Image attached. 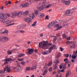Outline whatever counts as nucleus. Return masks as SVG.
Instances as JSON below:
<instances>
[{
    "label": "nucleus",
    "instance_id": "nucleus-46",
    "mask_svg": "<svg viewBox=\"0 0 77 77\" xmlns=\"http://www.w3.org/2000/svg\"><path fill=\"white\" fill-rule=\"evenodd\" d=\"M70 38L71 37H69V38H67V39L68 41H69V40H70Z\"/></svg>",
    "mask_w": 77,
    "mask_h": 77
},
{
    "label": "nucleus",
    "instance_id": "nucleus-58",
    "mask_svg": "<svg viewBox=\"0 0 77 77\" xmlns=\"http://www.w3.org/2000/svg\"><path fill=\"white\" fill-rule=\"evenodd\" d=\"M72 62L73 63V62H74V60L72 59L71 60Z\"/></svg>",
    "mask_w": 77,
    "mask_h": 77
},
{
    "label": "nucleus",
    "instance_id": "nucleus-31",
    "mask_svg": "<svg viewBox=\"0 0 77 77\" xmlns=\"http://www.w3.org/2000/svg\"><path fill=\"white\" fill-rule=\"evenodd\" d=\"M59 63V61L58 60H57L55 61L56 65H57Z\"/></svg>",
    "mask_w": 77,
    "mask_h": 77
},
{
    "label": "nucleus",
    "instance_id": "nucleus-59",
    "mask_svg": "<svg viewBox=\"0 0 77 77\" xmlns=\"http://www.w3.org/2000/svg\"><path fill=\"white\" fill-rule=\"evenodd\" d=\"M73 54H77V53H76V52L75 51L73 52Z\"/></svg>",
    "mask_w": 77,
    "mask_h": 77
},
{
    "label": "nucleus",
    "instance_id": "nucleus-27",
    "mask_svg": "<svg viewBox=\"0 0 77 77\" xmlns=\"http://www.w3.org/2000/svg\"><path fill=\"white\" fill-rule=\"evenodd\" d=\"M65 3L66 5H69L70 3V2L69 1H66Z\"/></svg>",
    "mask_w": 77,
    "mask_h": 77
},
{
    "label": "nucleus",
    "instance_id": "nucleus-42",
    "mask_svg": "<svg viewBox=\"0 0 77 77\" xmlns=\"http://www.w3.org/2000/svg\"><path fill=\"white\" fill-rule=\"evenodd\" d=\"M20 33H24V31L23 30H22L20 31Z\"/></svg>",
    "mask_w": 77,
    "mask_h": 77
},
{
    "label": "nucleus",
    "instance_id": "nucleus-57",
    "mask_svg": "<svg viewBox=\"0 0 77 77\" xmlns=\"http://www.w3.org/2000/svg\"><path fill=\"white\" fill-rule=\"evenodd\" d=\"M60 69H62V66H60Z\"/></svg>",
    "mask_w": 77,
    "mask_h": 77
},
{
    "label": "nucleus",
    "instance_id": "nucleus-26",
    "mask_svg": "<svg viewBox=\"0 0 77 77\" xmlns=\"http://www.w3.org/2000/svg\"><path fill=\"white\" fill-rule=\"evenodd\" d=\"M37 23V21L35 22L33 24H32V26L34 27L36 26V24Z\"/></svg>",
    "mask_w": 77,
    "mask_h": 77
},
{
    "label": "nucleus",
    "instance_id": "nucleus-35",
    "mask_svg": "<svg viewBox=\"0 0 77 77\" xmlns=\"http://www.w3.org/2000/svg\"><path fill=\"white\" fill-rule=\"evenodd\" d=\"M66 44H69L71 43V42L69 41H67L66 42Z\"/></svg>",
    "mask_w": 77,
    "mask_h": 77
},
{
    "label": "nucleus",
    "instance_id": "nucleus-12",
    "mask_svg": "<svg viewBox=\"0 0 77 77\" xmlns=\"http://www.w3.org/2000/svg\"><path fill=\"white\" fill-rule=\"evenodd\" d=\"M2 40L3 42H6L9 40V39L7 37H4L2 38Z\"/></svg>",
    "mask_w": 77,
    "mask_h": 77
},
{
    "label": "nucleus",
    "instance_id": "nucleus-14",
    "mask_svg": "<svg viewBox=\"0 0 77 77\" xmlns=\"http://www.w3.org/2000/svg\"><path fill=\"white\" fill-rule=\"evenodd\" d=\"M52 61H50L49 63L48 64V65H46L45 66L44 68H47V66H51V65H52Z\"/></svg>",
    "mask_w": 77,
    "mask_h": 77
},
{
    "label": "nucleus",
    "instance_id": "nucleus-7",
    "mask_svg": "<svg viewBox=\"0 0 77 77\" xmlns=\"http://www.w3.org/2000/svg\"><path fill=\"white\" fill-rule=\"evenodd\" d=\"M4 69H5L7 72L9 73L11 72V67H10V66H6L5 68H4Z\"/></svg>",
    "mask_w": 77,
    "mask_h": 77
},
{
    "label": "nucleus",
    "instance_id": "nucleus-15",
    "mask_svg": "<svg viewBox=\"0 0 77 77\" xmlns=\"http://www.w3.org/2000/svg\"><path fill=\"white\" fill-rule=\"evenodd\" d=\"M36 64L33 65L32 67H30V69H31L32 71L34 70V69H36Z\"/></svg>",
    "mask_w": 77,
    "mask_h": 77
},
{
    "label": "nucleus",
    "instance_id": "nucleus-4",
    "mask_svg": "<svg viewBox=\"0 0 77 77\" xmlns=\"http://www.w3.org/2000/svg\"><path fill=\"white\" fill-rule=\"evenodd\" d=\"M0 33L2 34H5V35H8V31L5 29H3L0 31Z\"/></svg>",
    "mask_w": 77,
    "mask_h": 77
},
{
    "label": "nucleus",
    "instance_id": "nucleus-55",
    "mask_svg": "<svg viewBox=\"0 0 77 77\" xmlns=\"http://www.w3.org/2000/svg\"><path fill=\"white\" fill-rule=\"evenodd\" d=\"M40 36L41 37H42V36H43V34H40Z\"/></svg>",
    "mask_w": 77,
    "mask_h": 77
},
{
    "label": "nucleus",
    "instance_id": "nucleus-60",
    "mask_svg": "<svg viewBox=\"0 0 77 77\" xmlns=\"http://www.w3.org/2000/svg\"><path fill=\"white\" fill-rule=\"evenodd\" d=\"M6 63H7V64H8V62H5V63H4V64H6Z\"/></svg>",
    "mask_w": 77,
    "mask_h": 77
},
{
    "label": "nucleus",
    "instance_id": "nucleus-10",
    "mask_svg": "<svg viewBox=\"0 0 77 77\" xmlns=\"http://www.w3.org/2000/svg\"><path fill=\"white\" fill-rule=\"evenodd\" d=\"M5 20H1V22H3V24H9V23H11V21H5Z\"/></svg>",
    "mask_w": 77,
    "mask_h": 77
},
{
    "label": "nucleus",
    "instance_id": "nucleus-62",
    "mask_svg": "<svg viewBox=\"0 0 77 77\" xmlns=\"http://www.w3.org/2000/svg\"><path fill=\"white\" fill-rule=\"evenodd\" d=\"M70 33L71 34H74V32H70Z\"/></svg>",
    "mask_w": 77,
    "mask_h": 77
},
{
    "label": "nucleus",
    "instance_id": "nucleus-37",
    "mask_svg": "<svg viewBox=\"0 0 77 77\" xmlns=\"http://www.w3.org/2000/svg\"><path fill=\"white\" fill-rule=\"evenodd\" d=\"M62 27V26H60L57 28V30H60V29H61Z\"/></svg>",
    "mask_w": 77,
    "mask_h": 77
},
{
    "label": "nucleus",
    "instance_id": "nucleus-33",
    "mask_svg": "<svg viewBox=\"0 0 77 77\" xmlns=\"http://www.w3.org/2000/svg\"><path fill=\"white\" fill-rule=\"evenodd\" d=\"M67 36H66V35L65 34H64L63 35V38H66Z\"/></svg>",
    "mask_w": 77,
    "mask_h": 77
},
{
    "label": "nucleus",
    "instance_id": "nucleus-3",
    "mask_svg": "<svg viewBox=\"0 0 77 77\" xmlns=\"http://www.w3.org/2000/svg\"><path fill=\"white\" fill-rule=\"evenodd\" d=\"M56 48V46L54 45H53L52 46H51L49 49V51H45L43 52V54L44 55L45 54H48V53H51L52 51L53 50V49H54V48Z\"/></svg>",
    "mask_w": 77,
    "mask_h": 77
},
{
    "label": "nucleus",
    "instance_id": "nucleus-52",
    "mask_svg": "<svg viewBox=\"0 0 77 77\" xmlns=\"http://www.w3.org/2000/svg\"><path fill=\"white\" fill-rule=\"evenodd\" d=\"M57 40V38H54V41H56Z\"/></svg>",
    "mask_w": 77,
    "mask_h": 77
},
{
    "label": "nucleus",
    "instance_id": "nucleus-8",
    "mask_svg": "<svg viewBox=\"0 0 77 77\" xmlns=\"http://www.w3.org/2000/svg\"><path fill=\"white\" fill-rule=\"evenodd\" d=\"M45 7V5L44 4V2H42V6L38 7V11H42L44 10Z\"/></svg>",
    "mask_w": 77,
    "mask_h": 77
},
{
    "label": "nucleus",
    "instance_id": "nucleus-34",
    "mask_svg": "<svg viewBox=\"0 0 77 77\" xmlns=\"http://www.w3.org/2000/svg\"><path fill=\"white\" fill-rule=\"evenodd\" d=\"M60 56V53H58L57 55V58H59Z\"/></svg>",
    "mask_w": 77,
    "mask_h": 77
},
{
    "label": "nucleus",
    "instance_id": "nucleus-13",
    "mask_svg": "<svg viewBox=\"0 0 77 77\" xmlns=\"http://www.w3.org/2000/svg\"><path fill=\"white\" fill-rule=\"evenodd\" d=\"M28 50H29L28 51V53L29 54H32V53H33V51H34V50L33 49H28Z\"/></svg>",
    "mask_w": 77,
    "mask_h": 77
},
{
    "label": "nucleus",
    "instance_id": "nucleus-36",
    "mask_svg": "<svg viewBox=\"0 0 77 77\" xmlns=\"http://www.w3.org/2000/svg\"><path fill=\"white\" fill-rule=\"evenodd\" d=\"M72 59H76V57L74 55H72Z\"/></svg>",
    "mask_w": 77,
    "mask_h": 77
},
{
    "label": "nucleus",
    "instance_id": "nucleus-24",
    "mask_svg": "<svg viewBox=\"0 0 77 77\" xmlns=\"http://www.w3.org/2000/svg\"><path fill=\"white\" fill-rule=\"evenodd\" d=\"M53 22H52L51 23H49L48 26V27H51V26H53Z\"/></svg>",
    "mask_w": 77,
    "mask_h": 77
},
{
    "label": "nucleus",
    "instance_id": "nucleus-2",
    "mask_svg": "<svg viewBox=\"0 0 77 77\" xmlns=\"http://www.w3.org/2000/svg\"><path fill=\"white\" fill-rule=\"evenodd\" d=\"M29 17L30 18H26L25 19V21L27 23H31L32 21L31 19H33V18H34L35 17V14L34 13H32V15H29Z\"/></svg>",
    "mask_w": 77,
    "mask_h": 77
},
{
    "label": "nucleus",
    "instance_id": "nucleus-25",
    "mask_svg": "<svg viewBox=\"0 0 77 77\" xmlns=\"http://www.w3.org/2000/svg\"><path fill=\"white\" fill-rule=\"evenodd\" d=\"M29 11H27L23 13V14L24 15H27V14H29Z\"/></svg>",
    "mask_w": 77,
    "mask_h": 77
},
{
    "label": "nucleus",
    "instance_id": "nucleus-61",
    "mask_svg": "<svg viewBox=\"0 0 77 77\" xmlns=\"http://www.w3.org/2000/svg\"><path fill=\"white\" fill-rule=\"evenodd\" d=\"M61 72H63L64 71V69H63V70H61Z\"/></svg>",
    "mask_w": 77,
    "mask_h": 77
},
{
    "label": "nucleus",
    "instance_id": "nucleus-63",
    "mask_svg": "<svg viewBox=\"0 0 77 77\" xmlns=\"http://www.w3.org/2000/svg\"><path fill=\"white\" fill-rule=\"evenodd\" d=\"M57 72H60V70H57Z\"/></svg>",
    "mask_w": 77,
    "mask_h": 77
},
{
    "label": "nucleus",
    "instance_id": "nucleus-23",
    "mask_svg": "<svg viewBox=\"0 0 77 77\" xmlns=\"http://www.w3.org/2000/svg\"><path fill=\"white\" fill-rule=\"evenodd\" d=\"M47 72H48V70H47L46 69L45 70L43 74V75H45L47 73Z\"/></svg>",
    "mask_w": 77,
    "mask_h": 77
},
{
    "label": "nucleus",
    "instance_id": "nucleus-11",
    "mask_svg": "<svg viewBox=\"0 0 77 77\" xmlns=\"http://www.w3.org/2000/svg\"><path fill=\"white\" fill-rule=\"evenodd\" d=\"M71 11L69 10L67 11L66 12L65 15H67V16H69L70 15H71Z\"/></svg>",
    "mask_w": 77,
    "mask_h": 77
},
{
    "label": "nucleus",
    "instance_id": "nucleus-38",
    "mask_svg": "<svg viewBox=\"0 0 77 77\" xmlns=\"http://www.w3.org/2000/svg\"><path fill=\"white\" fill-rule=\"evenodd\" d=\"M52 69H53V68H52V67H50L49 69V71L50 72H51Z\"/></svg>",
    "mask_w": 77,
    "mask_h": 77
},
{
    "label": "nucleus",
    "instance_id": "nucleus-47",
    "mask_svg": "<svg viewBox=\"0 0 77 77\" xmlns=\"http://www.w3.org/2000/svg\"><path fill=\"white\" fill-rule=\"evenodd\" d=\"M66 57H69V54H67L66 56Z\"/></svg>",
    "mask_w": 77,
    "mask_h": 77
},
{
    "label": "nucleus",
    "instance_id": "nucleus-54",
    "mask_svg": "<svg viewBox=\"0 0 77 77\" xmlns=\"http://www.w3.org/2000/svg\"><path fill=\"white\" fill-rule=\"evenodd\" d=\"M56 74V72H53V75H54V74Z\"/></svg>",
    "mask_w": 77,
    "mask_h": 77
},
{
    "label": "nucleus",
    "instance_id": "nucleus-32",
    "mask_svg": "<svg viewBox=\"0 0 77 77\" xmlns=\"http://www.w3.org/2000/svg\"><path fill=\"white\" fill-rule=\"evenodd\" d=\"M68 58H65L64 59V61L66 62V63H68Z\"/></svg>",
    "mask_w": 77,
    "mask_h": 77
},
{
    "label": "nucleus",
    "instance_id": "nucleus-64",
    "mask_svg": "<svg viewBox=\"0 0 77 77\" xmlns=\"http://www.w3.org/2000/svg\"><path fill=\"white\" fill-rule=\"evenodd\" d=\"M31 77H35V75H33Z\"/></svg>",
    "mask_w": 77,
    "mask_h": 77
},
{
    "label": "nucleus",
    "instance_id": "nucleus-51",
    "mask_svg": "<svg viewBox=\"0 0 77 77\" xmlns=\"http://www.w3.org/2000/svg\"><path fill=\"white\" fill-rule=\"evenodd\" d=\"M8 4H9V5H11V2L10 1H8Z\"/></svg>",
    "mask_w": 77,
    "mask_h": 77
},
{
    "label": "nucleus",
    "instance_id": "nucleus-21",
    "mask_svg": "<svg viewBox=\"0 0 77 77\" xmlns=\"http://www.w3.org/2000/svg\"><path fill=\"white\" fill-rule=\"evenodd\" d=\"M14 50H15V49H13V50H11V51H8V54H12V51H13Z\"/></svg>",
    "mask_w": 77,
    "mask_h": 77
},
{
    "label": "nucleus",
    "instance_id": "nucleus-5",
    "mask_svg": "<svg viewBox=\"0 0 77 77\" xmlns=\"http://www.w3.org/2000/svg\"><path fill=\"white\" fill-rule=\"evenodd\" d=\"M43 4L44 5V6H45V8H50V7H51V5H52L51 4H49L46 6V5H47V1H46V0H43Z\"/></svg>",
    "mask_w": 77,
    "mask_h": 77
},
{
    "label": "nucleus",
    "instance_id": "nucleus-28",
    "mask_svg": "<svg viewBox=\"0 0 77 77\" xmlns=\"http://www.w3.org/2000/svg\"><path fill=\"white\" fill-rule=\"evenodd\" d=\"M40 16H39V17L40 18H42V17H44V14H40Z\"/></svg>",
    "mask_w": 77,
    "mask_h": 77
},
{
    "label": "nucleus",
    "instance_id": "nucleus-17",
    "mask_svg": "<svg viewBox=\"0 0 77 77\" xmlns=\"http://www.w3.org/2000/svg\"><path fill=\"white\" fill-rule=\"evenodd\" d=\"M22 15V12L20 11L19 12L17 13V16L19 17H21V16Z\"/></svg>",
    "mask_w": 77,
    "mask_h": 77
},
{
    "label": "nucleus",
    "instance_id": "nucleus-48",
    "mask_svg": "<svg viewBox=\"0 0 77 77\" xmlns=\"http://www.w3.org/2000/svg\"><path fill=\"white\" fill-rule=\"evenodd\" d=\"M60 49L61 51H62L63 50V48H60Z\"/></svg>",
    "mask_w": 77,
    "mask_h": 77
},
{
    "label": "nucleus",
    "instance_id": "nucleus-18",
    "mask_svg": "<svg viewBox=\"0 0 77 77\" xmlns=\"http://www.w3.org/2000/svg\"><path fill=\"white\" fill-rule=\"evenodd\" d=\"M4 70H0V74H4L5 73V72L6 71V70L4 68Z\"/></svg>",
    "mask_w": 77,
    "mask_h": 77
},
{
    "label": "nucleus",
    "instance_id": "nucleus-44",
    "mask_svg": "<svg viewBox=\"0 0 77 77\" xmlns=\"http://www.w3.org/2000/svg\"><path fill=\"white\" fill-rule=\"evenodd\" d=\"M45 19L46 20H48V19H49L48 18V16H46Z\"/></svg>",
    "mask_w": 77,
    "mask_h": 77
},
{
    "label": "nucleus",
    "instance_id": "nucleus-22",
    "mask_svg": "<svg viewBox=\"0 0 77 77\" xmlns=\"http://www.w3.org/2000/svg\"><path fill=\"white\" fill-rule=\"evenodd\" d=\"M25 56V54H21L17 56L18 57H21L22 56Z\"/></svg>",
    "mask_w": 77,
    "mask_h": 77
},
{
    "label": "nucleus",
    "instance_id": "nucleus-29",
    "mask_svg": "<svg viewBox=\"0 0 77 77\" xmlns=\"http://www.w3.org/2000/svg\"><path fill=\"white\" fill-rule=\"evenodd\" d=\"M34 12L36 15H38L39 12H38V10H35L34 11Z\"/></svg>",
    "mask_w": 77,
    "mask_h": 77
},
{
    "label": "nucleus",
    "instance_id": "nucleus-20",
    "mask_svg": "<svg viewBox=\"0 0 77 77\" xmlns=\"http://www.w3.org/2000/svg\"><path fill=\"white\" fill-rule=\"evenodd\" d=\"M16 16H17V13L16 12H14L13 13V18H14V17H16Z\"/></svg>",
    "mask_w": 77,
    "mask_h": 77
},
{
    "label": "nucleus",
    "instance_id": "nucleus-30",
    "mask_svg": "<svg viewBox=\"0 0 77 77\" xmlns=\"http://www.w3.org/2000/svg\"><path fill=\"white\" fill-rule=\"evenodd\" d=\"M26 71H29L30 69H31H31L30 68V67H27L26 69Z\"/></svg>",
    "mask_w": 77,
    "mask_h": 77
},
{
    "label": "nucleus",
    "instance_id": "nucleus-9",
    "mask_svg": "<svg viewBox=\"0 0 77 77\" xmlns=\"http://www.w3.org/2000/svg\"><path fill=\"white\" fill-rule=\"evenodd\" d=\"M0 18L1 19L5 20L6 18V16L4 14L1 13L0 14Z\"/></svg>",
    "mask_w": 77,
    "mask_h": 77
},
{
    "label": "nucleus",
    "instance_id": "nucleus-6",
    "mask_svg": "<svg viewBox=\"0 0 77 77\" xmlns=\"http://www.w3.org/2000/svg\"><path fill=\"white\" fill-rule=\"evenodd\" d=\"M13 68L14 70H15L16 71H21V68H22L21 67H13Z\"/></svg>",
    "mask_w": 77,
    "mask_h": 77
},
{
    "label": "nucleus",
    "instance_id": "nucleus-19",
    "mask_svg": "<svg viewBox=\"0 0 77 77\" xmlns=\"http://www.w3.org/2000/svg\"><path fill=\"white\" fill-rule=\"evenodd\" d=\"M5 61H8V62H11L12 60V58H6L4 60Z\"/></svg>",
    "mask_w": 77,
    "mask_h": 77
},
{
    "label": "nucleus",
    "instance_id": "nucleus-56",
    "mask_svg": "<svg viewBox=\"0 0 77 77\" xmlns=\"http://www.w3.org/2000/svg\"><path fill=\"white\" fill-rule=\"evenodd\" d=\"M66 68V66H65V65H64L63 67V68H64V69H65Z\"/></svg>",
    "mask_w": 77,
    "mask_h": 77
},
{
    "label": "nucleus",
    "instance_id": "nucleus-49",
    "mask_svg": "<svg viewBox=\"0 0 77 77\" xmlns=\"http://www.w3.org/2000/svg\"><path fill=\"white\" fill-rule=\"evenodd\" d=\"M14 24H15V23H11L10 24H9L7 25V26H12V25H14Z\"/></svg>",
    "mask_w": 77,
    "mask_h": 77
},
{
    "label": "nucleus",
    "instance_id": "nucleus-40",
    "mask_svg": "<svg viewBox=\"0 0 77 77\" xmlns=\"http://www.w3.org/2000/svg\"><path fill=\"white\" fill-rule=\"evenodd\" d=\"M57 64H56L54 66V69H56V68H57Z\"/></svg>",
    "mask_w": 77,
    "mask_h": 77
},
{
    "label": "nucleus",
    "instance_id": "nucleus-1",
    "mask_svg": "<svg viewBox=\"0 0 77 77\" xmlns=\"http://www.w3.org/2000/svg\"><path fill=\"white\" fill-rule=\"evenodd\" d=\"M51 44H52L51 43H48L46 42H43L39 43V48H42L43 49H44L45 48L44 47L48 46H50V45H51Z\"/></svg>",
    "mask_w": 77,
    "mask_h": 77
},
{
    "label": "nucleus",
    "instance_id": "nucleus-16",
    "mask_svg": "<svg viewBox=\"0 0 77 77\" xmlns=\"http://www.w3.org/2000/svg\"><path fill=\"white\" fill-rule=\"evenodd\" d=\"M29 6V4L27 3L25 4H22L21 5V6L23 8H25V7H28V6Z\"/></svg>",
    "mask_w": 77,
    "mask_h": 77
},
{
    "label": "nucleus",
    "instance_id": "nucleus-39",
    "mask_svg": "<svg viewBox=\"0 0 77 77\" xmlns=\"http://www.w3.org/2000/svg\"><path fill=\"white\" fill-rule=\"evenodd\" d=\"M17 60L19 61H23V59H17Z\"/></svg>",
    "mask_w": 77,
    "mask_h": 77
},
{
    "label": "nucleus",
    "instance_id": "nucleus-53",
    "mask_svg": "<svg viewBox=\"0 0 77 77\" xmlns=\"http://www.w3.org/2000/svg\"><path fill=\"white\" fill-rule=\"evenodd\" d=\"M7 15V16H8V17H10V16H11V15L9 14H8Z\"/></svg>",
    "mask_w": 77,
    "mask_h": 77
},
{
    "label": "nucleus",
    "instance_id": "nucleus-50",
    "mask_svg": "<svg viewBox=\"0 0 77 77\" xmlns=\"http://www.w3.org/2000/svg\"><path fill=\"white\" fill-rule=\"evenodd\" d=\"M55 26L56 27H59V25L58 24H56L55 25Z\"/></svg>",
    "mask_w": 77,
    "mask_h": 77
},
{
    "label": "nucleus",
    "instance_id": "nucleus-45",
    "mask_svg": "<svg viewBox=\"0 0 77 77\" xmlns=\"http://www.w3.org/2000/svg\"><path fill=\"white\" fill-rule=\"evenodd\" d=\"M8 4L9 3H8V2H6L5 4V5H6V6L8 5Z\"/></svg>",
    "mask_w": 77,
    "mask_h": 77
},
{
    "label": "nucleus",
    "instance_id": "nucleus-43",
    "mask_svg": "<svg viewBox=\"0 0 77 77\" xmlns=\"http://www.w3.org/2000/svg\"><path fill=\"white\" fill-rule=\"evenodd\" d=\"M21 63L22 65H25V63L24 62H22Z\"/></svg>",
    "mask_w": 77,
    "mask_h": 77
},
{
    "label": "nucleus",
    "instance_id": "nucleus-41",
    "mask_svg": "<svg viewBox=\"0 0 77 77\" xmlns=\"http://www.w3.org/2000/svg\"><path fill=\"white\" fill-rule=\"evenodd\" d=\"M75 46V45L74 44H73L72 46H70V47H71V48H74V47Z\"/></svg>",
    "mask_w": 77,
    "mask_h": 77
}]
</instances>
